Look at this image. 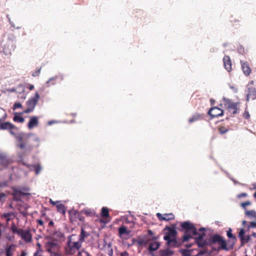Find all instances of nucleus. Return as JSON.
Returning a JSON list of instances; mask_svg holds the SVG:
<instances>
[{"label": "nucleus", "mask_w": 256, "mask_h": 256, "mask_svg": "<svg viewBox=\"0 0 256 256\" xmlns=\"http://www.w3.org/2000/svg\"><path fill=\"white\" fill-rule=\"evenodd\" d=\"M54 238H61L63 237V234L61 232H56L54 234H53Z\"/></svg>", "instance_id": "37998d69"}, {"label": "nucleus", "mask_w": 256, "mask_h": 256, "mask_svg": "<svg viewBox=\"0 0 256 256\" xmlns=\"http://www.w3.org/2000/svg\"><path fill=\"white\" fill-rule=\"evenodd\" d=\"M4 216L6 218L7 221L10 220V214L9 213H5L4 214Z\"/></svg>", "instance_id": "603ef678"}, {"label": "nucleus", "mask_w": 256, "mask_h": 256, "mask_svg": "<svg viewBox=\"0 0 256 256\" xmlns=\"http://www.w3.org/2000/svg\"><path fill=\"white\" fill-rule=\"evenodd\" d=\"M7 17L8 19V22H9L11 26H12L17 30L20 28V26L15 27V25H14V23L11 21L10 18L8 16H7Z\"/></svg>", "instance_id": "c03bdc74"}, {"label": "nucleus", "mask_w": 256, "mask_h": 256, "mask_svg": "<svg viewBox=\"0 0 256 256\" xmlns=\"http://www.w3.org/2000/svg\"><path fill=\"white\" fill-rule=\"evenodd\" d=\"M222 237L218 234L212 236L207 241L206 246H212L213 244L218 243Z\"/></svg>", "instance_id": "9d476101"}, {"label": "nucleus", "mask_w": 256, "mask_h": 256, "mask_svg": "<svg viewBox=\"0 0 256 256\" xmlns=\"http://www.w3.org/2000/svg\"><path fill=\"white\" fill-rule=\"evenodd\" d=\"M34 88V86L33 84H30L29 90H32Z\"/></svg>", "instance_id": "338daca9"}, {"label": "nucleus", "mask_w": 256, "mask_h": 256, "mask_svg": "<svg viewBox=\"0 0 256 256\" xmlns=\"http://www.w3.org/2000/svg\"><path fill=\"white\" fill-rule=\"evenodd\" d=\"M230 88L233 90V91L234 92H238V90L235 88L234 86H230Z\"/></svg>", "instance_id": "bf43d9fd"}, {"label": "nucleus", "mask_w": 256, "mask_h": 256, "mask_svg": "<svg viewBox=\"0 0 256 256\" xmlns=\"http://www.w3.org/2000/svg\"><path fill=\"white\" fill-rule=\"evenodd\" d=\"M12 230L14 233H17L18 234H20V232H22V229H18L17 227L13 224L11 227Z\"/></svg>", "instance_id": "ea45409f"}, {"label": "nucleus", "mask_w": 256, "mask_h": 256, "mask_svg": "<svg viewBox=\"0 0 256 256\" xmlns=\"http://www.w3.org/2000/svg\"><path fill=\"white\" fill-rule=\"evenodd\" d=\"M36 245L38 247V250H39V252L42 251V250L40 249L41 244L39 242H38Z\"/></svg>", "instance_id": "0e129e2a"}, {"label": "nucleus", "mask_w": 256, "mask_h": 256, "mask_svg": "<svg viewBox=\"0 0 256 256\" xmlns=\"http://www.w3.org/2000/svg\"><path fill=\"white\" fill-rule=\"evenodd\" d=\"M226 235L229 238H231L234 241L233 244H234L236 240V238L232 234V228H228V230L226 232Z\"/></svg>", "instance_id": "c85d7f7f"}, {"label": "nucleus", "mask_w": 256, "mask_h": 256, "mask_svg": "<svg viewBox=\"0 0 256 256\" xmlns=\"http://www.w3.org/2000/svg\"><path fill=\"white\" fill-rule=\"evenodd\" d=\"M18 162L24 166H27L30 170H34L36 175H38L42 170V168L40 164H28L23 161L22 155L19 156Z\"/></svg>", "instance_id": "20e7f679"}, {"label": "nucleus", "mask_w": 256, "mask_h": 256, "mask_svg": "<svg viewBox=\"0 0 256 256\" xmlns=\"http://www.w3.org/2000/svg\"><path fill=\"white\" fill-rule=\"evenodd\" d=\"M19 235L22 238L27 242L32 241V235L29 230H24L22 229V232H20Z\"/></svg>", "instance_id": "4468645a"}, {"label": "nucleus", "mask_w": 256, "mask_h": 256, "mask_svg": "<svg viewBox=\"0 0 256 256\" xmlns=\"http://www.w3.org/2000/svg\"><path fill=\"white\" fill-rule=\"evenodd\" d=\"M148 238L149 240H155L157 239V238L154 236L152 231L150 230L148 231Z\"/></svg>", "instance_id": "c9c22d12"}, {"label": "nucleus", "mask_w": 256, "mask_h": 256, "mask_svg": "<svg viewBox=\"0 0 256 256\" xmlns=\"http://www.w3.org/2000/svg\"><path fill=\"white\" fill-rule=\"evenodd\" d=\"M172 236L168 234H166L164 237V239L167 242L168 245L172 243H174L175 244L176 243V240L175 238H172Z\"/></svg>", "instance_id": "b1692460"}, {"label": "nucleus", "mask_w": 256, "mask_h": 256, "mask_svg": "<svg viewBox=\"0 0 256 256\" xmlns=\"http://www.w3.org/2000/svg\"><path fill=\"white\" fill-rule=\"evenodd\" d=\"M206 252V250H202L200 251L198 254V256H200L205 254Z\"/></svg>", "instance_id": "4d7b16f0"}, {"label": "nucleus", "mask_w": 256, "mask_h": 256, "mask_svg": "<svg viewBox=\"0 0 256 256\" xmlns=\"http://www.w3.org/2000/svg\"><path fill=\"white\" fill-rule=\"evenodd\" d=\"M118 232L120 236L124 234H129V232L127 230L126 228L124 226H120L119 228Z\"/></svg>", "instance_id": "c756f323"}, {"label": "nucleus", "mask_w": 256, "mask_h": 256, "mask_svg": "<svg viewBox=\"0 0 256 256\" xmlns=\"http://www.w3.org/2000/svg\"><path fill=\"white\" fill-rule=\"evenodd\" d=\"M6 196V194L4 193H0V200H2V198Z\"/></svg>", "instance_id": "680f3d73"}, {"label": "nucleus", "mask_w": 256, "mask_h": 256, "mask_svg": "<svg viewBox=\"0 0 256 256\" xmlns=\"http://www.w3.org/2000/svg\"><path fill=\"white\" fill-rule=\"evenodd\" d=\"M220 244V247L218 248L217 249L214 248V250H219L220 249H223L224 250H228L227 246H226V242L222 238V240L218 242Z\"/></svg>", "instance_id": "5701e85b"}, {"label": "nucleus", "mask_w": 256, "mask_h": 256, "mask_svg": "<svg viewBox=\"0 0 256 256\" xmlns=\"http://www.w3.org/2000/svg\"><path fill=\"white\" fill-rule=\"evenodd\" d=\"M251 236H250V235H248V236H245L242 240L240 241L241 242V244L240 246H243L245 244L247 243L250 240H251Z\"/></svg>", "instance_id": "473e14b6"}, {"label": "nucleus", "mask_w": 256, "mask_h": 256, "mask_svg": "<svg viewBox=\"0 0 256 256\" xmlns=\"http://www.w3.org/2000/svg\"><path fill=\"white\" fill-rule=\"evenodd\" d=\"M88 235L89 234L87 232H86L83 228H82L81 232L80 235L79 236L78 240H80V242H83L84 241L85 238L87 237Z\"/></svg>", "instance_id": "393cba45"}, {"label": "nucleus", "mask_w": 256, "mask_h": 256, "mask_svg": "<svg viewBox=\"0 0 256 256\" xmlns=\"http://www.w3.org/2000/svg\"><path fill=\"white\" fill-rule=\"evenodd\" d=\"M38 124V118L36 116H33L30 118L29 122L28 124V127L29 129H32L36 126Z\"/></svg>", "instance_id": "2eb2a0df"}, {"label": "nucleus", "mask_w": 256, "mask_h": 256, "mask_svg": "<svg viewBox=\"0 0 256 256\" xmlns=\"http://www.w3.org/2000/svg\"><path fill=\"white\" fill-rule=\"evenodd\" d=\"M256 228V222H252L250 223V225L248 226V228Z\"/></svg>", "instance_id": "8fccbe9b"}, {"label": "nucleus", "mask_w": 256, "mask_h": 256, "mask_svg": "<svg viewBox=\"0 0 256 256\" xmlns=\"http://www.w3.org/2000/svg\"><path fill=\"white\" fill-rule=\"evenodd\" d=\"M206 230V228H201L199 229V231L200 232H204Z\"/></svg>", "instance_id": "69168bd1"}, {"label": "nucleus", "mask_w": 256, "mask_h": 256, "mask_svg": "<svg viewBox=\"0 0 256 256\" xmlns=\"http://www.w3.org/2000/svg\"><path fill=\"white\" fill-rule=\"evenodd\" d=\"M58 122L57 121V120H50L48 122V124L49 126H52V124H57L58 123Z\"/></svg>", "instance_id": "5fc2aeb1"}, {"label": "nucleus", "mask_w": 256, "mask_h": 256, "mask_svg": "<svg viewBox=\"0 0 256 256\" xmlns=\"http://www.w3.org/2000/svg\"><path fill=\"white\" fill-rule=\"evenodd\" d=\"M224 66L228 72L232 70V62L230 56H225L223 58Z\"/></svg>", "instance_id": "dca6fc26"}, {"label": "nucleus", "mask_w": 256, "mask_h": 256, "mask_svg": "<svg viewBox=\"0 0 256 256\" xmlns=\"http://www.w3.org/2000/svg\"><path fill=\"white\" fill-rule=\"evenodd\" d=\"M238 105V102H230L229 104L228 108L233 110L237 109Z\"/></svg>", "instance_id": "a19ab883"}, {"label": "nucleus", "mask_w": 256, "mask_h": 256, "mask_svg": "<svg viewBox=\"0 0 256 256\" xmlns=\"http://www.w3.org/2000/svg\"><path fill=\"white\" fill-rule=\"evenodd\" d=\"M156 216L160 220H168L174 218V216L172 214L170 213V214H165L164 216H171L170 218H166L162 216V214L160 213H157L156 214Z\"/></svg>", "instance_id": "4be33fe9"}, {"label": "nucleus", "mask_w": 256, "mask_h": 256, "mask_svg": "<svg viewBox=\"0 0 256 256\" xmlns=\"http://www.w3.org/2000/svg\"><path fill=\"white\" fill-rule=\"evenodd\" d=\"M30 194L28 192H22L20 190L16 188H12V196L13 200L16 202H22L21 196H30Z\"/></svg>", "instance_id": "423d86ee"}, {"label": "nucleus", "mask_w": 256, "mask_h": 256, "mask_svg": "<svg viewBox=\"0 0 256 256\" xmlns=\"http://www.w3.org/2000/svg\"><path fill=\"white\" fill-rule=\"evenodd\" d=\"M149 243V240H148V238H143V239H142L140 240L139 242H138V244H147Z\"/></svg>", "instance_id": "79ce46f5"}, {"label": "nucleus", "mask_w": 256, "mask_h": 256, "mask_svg": "<svg viewBox=\"0 0 256 256\" xmlns=\"http://www.w3.org/2000/svg\"><path fill=\"white\" fill-rule=\"evenodd\" d=\"M12 160L4 153L0 152V164L4 166H8Z\"/></svg>", "instance_id": "f8f14e48"}, {"label": "nucleus", "mask_w": 256, "mask_h": 256, "mask_svg": "<svg viewBox=\"0 0 256 256\" xmlns=\"http://www.w3.org/2000/svg\"><path fill=\"white\" fill-rule=\"evenodd\" d=\"M208 114L212 118L218 117L223 115V110L218 107H213L208 110Z\"/></svg>", "instance_id": "1a4fd4ad"}, {"label": "nucleus", "mask_w": 256, "mask_h": 256, "mask_svg": "<svg viewBox=\"0 0 256 256\" xmlns=\"http://www.w3.org/2000/svg\"><path fill=\"white\" fill-rule=\"evenodd\" d=\"M167 228L168 230V232L167 233L168 234H170L172 237H174L176 236L177 232L175 228L168 227Z\"/></svg>", "instance_id": "7c9ffc66"}, {"label": "nucleus", "mask_w": 256, "mask_h": 256, "mask_svg": "<svg viewBox=\"0 0 256 256\" xmlns=\"http://www.w3.org/2000/svg\"><path fill=\"white\" fill-rule=\"evenodd\" d=\"M120 256H128V254L127 252H124L121 254Z\"/></svg>", "instance_id": "052dcab7"}, {"label": "nucleus", "mask_w": 256, "mask_h": 256, "mask_svg": "<svg viewBox=\"0 0 256 256\" xmlns=\"http://www.w3.org/2000/svg\"><path fill=\"white\" fill-rule=\"evenodd\" d=\"M256 98V90L254 88H248V93L246 94V101L250 99L254 100Z\"/></svg>", "instance_id": "ddd939ff"}, {"label": "nucleus", "mask_w": 256, "mask_h": 256, "mask_svg": "<svg viewBox=\"0 0 256 256\" xmlns=\"http://www.w3.org/2000/svg\"><path fill=\"white\" fill-rule=\"evenodd\" d=\"M14 246L12 244L8 246L6 248V256H12V248Z\"/></svg>", "instance_id": "f704fd0d"}, {"label": "nucleus", "mask_w": 256, "mask_h": 256, "mask_svg": "<svg viewBox=\"0 0 256 256\" xmlns=\"http://www.w3.org/2000/svg\"><path fill=\"white\" fill-rule=\"evenodd\" d=\"M56 208L58 211L63 214H64L66 212V208L65 206L62 204H56Z\"/></svg>", "instance_id": "a878e982"}, {"label": "nucleus", "mask_w": 256, "mask_h": 256, "mask_svg": "<svg viewBox=\"0 0 256 256\" xmlns=\"http://www.w3.org/2000/svg\"><path fill=\"white\" fill-rule=\"evenodd\" d=\"M198 236L195 238V242L199 248H203L206 246L207 241L204 239L206 236L205 232L198 234Z\"/></svg>", "instance_id": "0eeeda50"}, {"label": "nucleus", "mask_w": 256, "mask_h": 256, "mask_svg": "<svg viewBox=\"0 0 256 256\" xmlns=\"http://www.w3.org/2000/svg\"><path fill=\"white\" fill-rule=\"evenodd\" d=\"M246 215L250 218L256 219V212L254 210H246Z\"/></svg>", "instance_id": "2f4dec72"}, {"label": "nucleus", "mask_w": 256, "mask_h": 256, "mask_svg": "<svg viewBox=\"0 0 256 256\" xmlns=\"http://www.w3.org/2000/svg\"><path fill=\"white\" fill-rule=\"evenodd\" d=\"M38 222L40 226H42L44 224V222L42 220H38Z\"/></svg>", "instance_id": "e2e57ef3"}, {"label": "nucleus", "mask_w": 256, "mask_h": 256, "mask_svg": "<svg viewBox=\"0 0 256 256\" xmlns=\"http://www.w3.org/2000/svg\"><path fill=\"white\" fill-rule=\"evenodd\" d=\"M246 233V231L244 228H240L239 232H238V236L239 238L240 239V241L242 240L245 236L244 234Z\"/></svg>", "instance_id": "58836bf2"}, {"label": "nucleus", "mask_w": 256, "mask_h": 256, "mask_svg": "<svg viewBox=\"0 0 256 256\" xmlns=\"http://www.w3.org/2000/svg\"><path fill=\"white\" fill-rule=\"evenodd\" d=\"M40 96L38 92H36L35 96L34 97L30 98L26 102L27 106L30 108L34 110L36 106V105Z\"/></svg>", "instance_id": "6e6552de"}, {"label": "nucleus", "mask_w": 256, "mask_h": 256, "mask_svg": "<svg viewBox=\"0 0 256 256\" xmlns=\"http://www.w3.org/2000/svg\"><path fill=\"white\" fill-rule=\"evenodd\" d=\"M41 68H38L32 74V76L34 77L38 76L40 72Z\"/></svg>", "instance_id": "49530a36"}, {"label": "nucleus", "mask_w": 256, "mask_h": 256, "mask_svg": "<svg viewBox=\"0 0 256 256\" xmlns=\"http://www.w3.org/2000/svg\"><path fill=\"white\" fill-rule=\"evenodd\" d=\"M246 196H247V194H246V193H242V194H239L238 196V198H242V197H246Z\"/></svg>", "instance_id": "6e6d98bb"}, {"label": "nucleus", "mask_w": 256, "mask_h": 256, "mask_svg": "<svg viewBox=\"0 0 256 256\" xmlns=\"http://www.w3.org/2000/svg\"><path fill=\"white\" fill-rule=\"evenodd\" d=\"M182 229L185 230V232L192 233L194 236H197L198 232L194 225L189 221L182 222L180 224Z\"/></svg>", "instance_id": "39448f33"}, {"label": "nucleus", "mask_w": 256, "mask_h": 256, "mask_svg": "<svg viewBox=\"0 0 256 256\" xmlns=\"http://www.w3.org/2000/svg\"><path fill=\"white\" fill-rule=\"evenodd\" d=\"M15 128L14 126L8 122H2L0 124V130H10Z\"/></svg>", "instance_id": "a211bd4d"}, {"label": "nucleus", "mask_w": 256, "mask_h": 256, "mask_svg": "<svg viewBox=\"0 0 256 256\" xmlns=\"http://www.w3.org/2000/svg\"><path fill=\"white\" fill-rule=\"evenodd\" d=\"M17 138L18 146L24 150L25 152H30L34 146L38 148L40 146V139L35 134H22L18 136Z\"/></svg>", "instance_id": "f257e3e1"}, {"label": "nucleus", "mask_w": 256, "mask_h": 256, "mask_svg": "<svg viewBox=\"0 0 256 256\" xmlns=\"http://www.w3.org/2000/svg\"><path fill=\"white\" fill-rule=\"evenodd\" d=\"M251 204V202L250 201H246L244 202L241 204V206L243 208H246V206H249Z\"/></svg>", "instance_id": "de8ad7c7"}, {"label": "nucleus", "mask_w": 256, "mask_h": 256, "mask_svg": "<svg viewBox=\"0 0 256 256\" xmlns=\"http://www.w3.org/2000/svg\"><path fill=\"white\" fill-rule=\"evenodd\" d=\"M228 132V130L224 129L223 128H220V132L221 134H224Z\"/></svg>", "instance_id": "864d4df0"}, {"label": "nucleus", "mask_w": 256, "mask_h": 256, "mask_svg": "<svg viewBox=\"0 0 256 256\" xmlns=\"http://www.w3.org/2000/svg\"><path fill=\"white\" fill-rule=\"evenodd\" d=\"M190 234V233L184 232L182 236L183 242H188L190 239L192 238V236Z\"/></svg>", "instance_id": "4c0bfd02"}, {"label": "nucleus", "mask_w": 256, "mask_h": 256, "mask_svg": "<svg viewBox=\"0 0 256 256\" xmlns=\"http://www.w3.org/2000/svg\"><path fill=\"white\" fill-rule=\"evenodd\" d=\"M33 110H32L28 106L27 108L24 112H22V113H23V114H29L30 112H32Z\"/></svg>", "instance_id": "09e8293b"}, {"label": "nucleus", "mask_w": 256, "mask_h": 256, "mask_svg": "<svg viewBox=\"0 0 256 256\" xmlns=\"http://www.w3.org/2000/svg\"><path fill=\"white\" fill-rule=\"evenodd\" d=\"M60 78V80H63L64 76L62 75L55 76H54L50 78L48 81L46 82V86L47 88L50 87V86H54L56 84V80Z\"/></svg>", "instance_id": "9b49d317"}, {"label": "nucleus", "mask_w": 256, "mask_h": 256, "mask_svg": "<svg viewBox=\"0 0 256 256\" xmlns=\"http://www.w3.org/2000/svg\"><path fill=\"white\" fill-rule=\"evenodd\" d=\"M160 244L157 242H153L150 244L148 250L150 252L156 250L160 247Z\"/></svg>", "instance_id": "412c9836"}, {"label": "nucleus", "mask_w": 256, "mask_h": 256, "mask_svg": "<svg viewBox=\"0 0 256 256\" xmlns=\"http://www.w3.org/2000/svg\"><path fill=\"white\" fill-rule=\"evenodd\" d=\"M240 64L244 74L247 76H248L250 74L251 70L248 63L246 62H243L241 60Z\"/></svg>", "instance_id": "f3484780"}, {"label": "nucleus", "mask_w": 256, "mask_h": 256, "mask_svg": "<svg viewBox=\"0 0 256 256\" xmlns=\"http://www.w3.org/2000/svg\"><path fill=\"white\" fill-rule=\"evenodd\" d=\"M3 52L6 55L11 54L16 48L15 37L13 34H10L6 41H4L2 44Z\"/></svg>", "instance_id": "f03ea898"}, {"label": "nucleus", "mask_w": 256, "mask_h": 256, "mask_svg": "<svg viewBox=\"0 0 256 256\" xmlns=\"http://www.w3.org/2000/svg\"><path fill=\"white\" fill-rule=\"evenodd\" d=\"M200 116H201V115L200 114H194L192 118H189L188 122L190 123L199 120Z\"/></svg>", "instance_id": "72a5a7b5"}, {"label": "nucleus", "mask_w": 256, "mask_h": 256, "mask_svg": "<svg viewBox=\"0 0 256 256\" xmlns=\"http://www.w3.org/2000/svg\"><path fill=\"white\" fill-rule=\"evenodd\" d=\"M82 243L79 240L77 242H72L69 240L68 242V247L66 249V254L69 255L72 254L80 248Z\"/></svg>", "instance_id": "7ed1b4c3"}, {"label": "nucleus", "mask_w": 256, "mask_h": 256, "mask_svg": "<svg viewBox=\"0 0 256 256\" xmlns=\"http://www.w3.org/2000/svg\"><path fill=\"white\" fill-rule=\"evenodd\" d=\"M101 216L102 217L106 218L110 217L109 210L108 208L102 207L101 211Z\"/></svg>", "instance_id": "cd10ccee"}, {"label": "nucleus", "mask_w": 256, "mask_h": 256, "mask_svg": "<svg viewBox=\"0 0 256 256\" xmlns=\"http://www.w3.org/2000/svg\"><path fill=\"white\" fill-rule=\"evenodd\" d=\"M22 114H23V113L14 112V117L13 118L14 121L22 123L24 122V119L22 116H20Z\"/></svg>", "instance_id": "aec40b11"}, {"label": "nucleus", "mask_w": 256, "mask_h": 256, "mask_svg": "<svg viewBox=\"0 0 256 256\" xmlns=\"http://www.w3.org/2000/svg\"><path fill=\"white\" fill-rule=\"evenodd\" d=\"M22 107V104L20 102H16L14 104L13 106V110H15L16 109L18 108H21Z\"/></svg>", "instance_id": "a18cd8bd"}, {"label": "nucleus", "mask_w": 256, "mask_h": 256, "mask_svg": "<svg viewBox=\"0 0 256 256\" xmlns=\"http://www.w3.org/2000/svg\"><path fill=\"white\" fill-rule=\"evenodd\" d=\"M57 244L52 242H48L46 244L47 251L51 254L52 253V250H54Z\"/></svg>", "instance_id": "6ab92c4d"}, {"label": "nucleus", "mask_w": 256, "mask_h": 256, "mask_svg": "<svg viewBox=\"0 0 256 256\" xmlns=\"http://www.w3.org/2000/svg\"><path fill=\"white\" fill-rule=\"evenodd\" d=\"M244 116L246 119H248L250 117V114L248 112H245L244 114Z\"/></svg>", "instance_id": "3c124183"}, {"label": "nucleus", "mask_w": 256, "mask_h": 256, "mask_svg": "<svg viewBox=\"0 0 256 256\" xmlns=\"http://www.w3.org/2000/svg\"><path fill=\"white\" fill-rule=\"evenodd\" d=\"M160 256H169L173 254V252L168 248L160 250Z\"/></svg>", "instance_id": "bb28decb"}, {"label": "nucleus", "mask_w": 256, "mask_h": 256, "mask_svg": "<svg viewBox=\"0 0 256 256\" xmlns=\"http://www.w3.org/2000/svg\"><path fill=\"white\" fill-rule=\"evenodd\" d=\"M180 251L183 256H190L191 255V252L190 250L182 249Z\"/></svg>", "instance_id": "e433bc0d"}, {"label": "nucleus", "mask_w": 256, "mask_h": 256, "mask_svg": "<svg viewBox=\"0 0 256 256\" xmlns=\"http://www.w3.org/2000/svg\"><path fill=\"white\" fill-rule=\"evenodd\" d=\"M53 254V255L52 256H60V254H58V253H56V252H54V253H52Z\"/></svg>", "instance_id": "774afa93"}, {"label": "nucleus", "mask_w": 256, "mask_h": 256, "mask_svg": "<svg viewBox=\"0 0 256 256\" xmlns=\"http://www.w3.org/2000/svg\"><path fill=\"white\" fill-rule=\"evenodd\" d=\"M50 204H52V205H56V204L60 202L59 201H56V202H54L53 201L52 199H50Z\"/></svg>", "instance_id": "13d9d810"}]
</instances>
